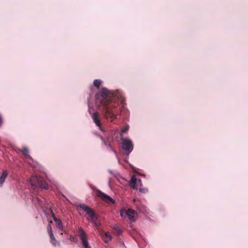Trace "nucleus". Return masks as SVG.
<instances>
[{
	"label": "nucleus",
	"instance_id": "f257e3e1",
	"mask_svg": "<svg viewBox=\"0 0 248 248\" xmlns=\"http://www.w3.org/2000/svg\"><path fill=\"white\" fill-rule=\"evenodd\" d=\"M109 102L108 99H104L101 102V105L103 106L105 109V117L106 118H111V121L115 119L116 115L112 111L111 109L115 107L113 105H108Z\"/></svg>",
	"mask_w": 248,
	"mask_h": 248
},
{
	"label": "nucleus",
	"instance_id": "f03ea898",
	"mask_svg": "<svg viewBox=\"0 0 248 248\" xmlns=\"http://www.w3.org/2000/svg\"><path fill=\"white\" fill-rule=\"evenodd\" d=\"M120 216L123 218L128 217L130 221L135 222L137 219V214L135 211L131 208H129L127 210L122 208L120 210Z\"/></svg>",
	"mask_w": 248,
	"mask_h": 248
},
{
	"label": "nucleus",
	"instance_id": "7ed1b4c3",
	"mask_svg": "<svg viewBox=\"0 0 248 248\" xmlns=\"http://www.w3.org/2000/svg\"><path fill=\"white\" fill-rule=\"evenodd\" d=\"M80 207L86 212L87 215H88L87 220L90 222L94 223L96 226H97L96 223L97 217L95 216L93 210L85 204L80 205Z\"/></svg>",
	"mask_w": 248,
	"mask_h": 248
},
{
	"label": "nucleus",
	"instance_id": "20e7f679",
	"mask_svg": "<svg viewBox=\"0 0 248 248\" xmlns=\"http://www.w3.org/2000/svg\"><path fill=\"white\" fill-rule=\"evenodd\" d=\"M122 149L127 152L128 154L132 152L133 149V145L132 141L128 139H122Z\"/></svg>",
	"mask_w": 248,
	"mask_h": 248
},
{
	"label": "nucleus",
	"instance_id": "39448f33",
	"mask_svg": "<svg viewBox=\"0 0 248 248\" xmlns=\"http://www.w3.org/2000/svg\"><path fill=\"white\" fill-rule=\"evenodd\" d=\"M31 184L32 186H39L42 188L48 189L47 186H44L42 183V180L40 177L37 176H32L30 180Z\"/></svg>",
	"mask_w": 248,
	"mask_h": 248
},
{
	"label": "nucleus",
	"instance_id": "423d86ee",
	"mask_svg": "<svg viewBox=\"0 0 248 248\" xmlns=\"http://www.w3.org/2000/svg\"><path fill=\"white\" fill-rule=\"evenodd\" d=\"M78 231L80 239L81 240L83 245L84 246L85 248H90L87 241L86 233L84 231L82 228H79L78 229Z\"/></svg>",
	"mask_w": 248,
	"mask_h": 248
},
{
	"label": "nucleus",
	"instance_id": "0eeeda50",
	"mask_svg": "<svg viewBox=\"0 0 248 248\" xmlns=\"http://www.w3.org/2000/svg\"><path fill=\"white\" fill-rule=\"evenodd\" d=\"M129 185L132 188L137 189L139 186H141V181L140 179H137L135 176H133L129 182Z\"/></svg>",
	"mask_w": 248,
	"mask_h": 248
},
{
	"label": "nucleus",
	"instance_id": "6e6552de",
	"mask_svg": "<svg viewBox=\"0 0 248 248\" xmlns=\"http://www.w3.org/2000/svg\"><path fill=\"white\" fill-rule=\"evenodd\" d=\"M97 196L105 202L115 203V201L109 196L103 193L100 190L97 191Z\"/></svg>",
	"mask_w": 248,
	"mask_h": 248
},
{
	"label": "nucleus",
	"instance_id": "1a4fd4ad",
	"mask_svg": "<svg viewBox=\"0 0 248 248\" xmlns=\"http://www.w3.org/2000/svg\"><path fill=\"white\" fill-rule=\"evenodd\" d=\"M16 152L17 153H22V155L24 156L26 161L28 163H30L29 159H31V157L29 155V151L26 148H24L22 150L18 149L16 150Z\"/></svg>",
	"mask_w": 248,
	"mask_h": 248
},
{
	"label": "nucleus",
	"instance_id": "9d476101",
	"mask_svg": "<svg viewBox=\"0 0 248 248\" xmlns=\"http://www.w3.org/2000/svg\"><path fill=\"white\" fill-rule=\"evenodd\" d=\"M98 114L97 112L94 113L92 115V118L94 123L96 124V125L99 127V128L101 129V122L99 119L98 118Z\"/></svg>",
	"mask_w": 248,
	"mask_h": 248
},
{
	"label": "nucleus",
	"instance_id": "9b49d317",
	"mask_svg": "<svg viewBox=\"0 0 248 248\" xmlns=\"http://www.w3.org/2000/svg\"><path fill=\"white\" fill-rule=\"evenodd\" d=\"M102 238L105 243H108L111 240L112 237L109 232H106L105 235L103 236Z\"/></svg>",
	"mask_w": 248,
	"mask_h": 248
},
{
	"label": "nucleus",
	"instance_id": "f8f14e48",
	"mask_svg": "<svg viewBox=\"0 0 248 248\" xmlns=\"http://www.w3.org/2000/svg\"><path fill=\"white\" fill-rule=\"evenodd\" d=\"M8 175V172L7 170H4L2 172L1 175L0 177V186L3 184L6 178Z\"/></svg>",
	"mask_w": 248,
	"mask_h": 248
},
{
	"label": "nucleus",
	"instance_id": "ddd939ff",
	"mask_svg": "<svg viewBox=\"0 0 248 248\" xmlns=\"http://www.w3.org/2000/svg\"><path fill=\"white\" fill-rule=\"evenodd\" d=\"M109 93V91L105 88H103L100 92L101 96L104 98H106Z\"/></svg>",
	"mask_w": 248,
	"mask_h": 248
},
{
	"label": "nucleus",
	"instance_id": "4468645a",
	"mask_svg": "<svg viewBox=\"0 0 248 248\" xmlns=\"http://www.w3.org/2000/svg\"><path fill=\"white\" fill-rule=\"evenodd\" d=\"M52 223V221H50L49 222V224L48 225L47 229H48V232L50 235V237H51L52 239H54V236L53 235V233L52 232V227L50 225V223Z\"/></svg>",
	"mask_w": 248,
	"mask_h": 248
},
{
	"label": "nucleus",
	"instance_id": "2eb2a0df",
	"mask_svg": "<svg viewBox=\"0 0 248 248\" xmlns=\"http://www.w3.org/2000/svg\"><path fill=\"white\" fill-rule=\"evenodd\" d=\"M53 219L57 223L58 227L60 229H62L63 226L61 220L60 219H57L54 216H53Z\"/></svg>",
	"mask_w": 248,
	"mask_h": 248
},
{
	"label": "nucleus",
	"instance_id": "dca6fc26",
	"mask_svg": "<svg viewBox=\"0 0 248 248\" xmlns=\"http://www.w3.org/2000/svg\"><path fill=\"white\" fill-rule=\"evenodd\" d=\"M102 81L100 79H95L93 81V85L96 87L97 88H99L100 85H101Z\"/></svg>",
	"mask_w": 248,
	"mask_h": 248
},
{
	"label": "nucleus",
	"instance_id": "f3484780",
	"mask_svg": "<svg viewBox=\"0 0 248 248\" xmlns=\"http://www.w3.org/2000/svg\"><path fill=\"white\" fill-rule=\"evenodd\" d=\"M50 242L54 246H56L58 244V242L54 238V239H52L51 237H50Z\"/></svg>",
	"mask_w": 248,
	"mask_h": 248
},
{
	"label": "nucleus",
	"instance_id": "a211bd4d",
	"mask_svg": "<svg viewBox=\"0 0 248 248\" xmlns=\"http://www.w3.org/2000/svg\"><path fill=\"white\" fill-rule=\"evenodd\" d=\"M128 130V127H125V128H123V129H122L121 130V132L122 133H124L125 132H126Z\"/></svg>",
	"mask_w": 248,
	"mask_h": 248
},
{
	"label": "nucleus",
	"instance_id": "6ab92c4d",
	"mask_svg": "<svg viewBox=\"0 0 248 248\" xmlns=\"http://www.w3.org/2000/svg\"><path fill=\"white\" fill-rule=\"evenodd\" d=\"M139 189H140V191L141 192H145V191H147V189H146L145 188H140Z\"/></svg>",
	"mask_w": 248,
	"mask_h": 248
}]
</instances>
